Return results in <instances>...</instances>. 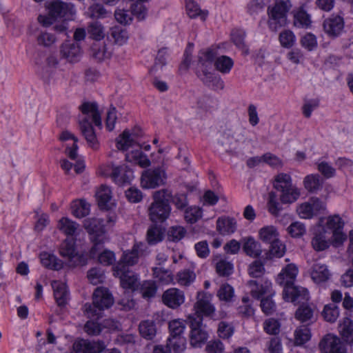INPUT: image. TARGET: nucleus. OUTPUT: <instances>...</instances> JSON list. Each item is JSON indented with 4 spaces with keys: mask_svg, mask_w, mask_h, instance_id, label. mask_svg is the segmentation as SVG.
<instances>
[{
    "mask_svg": "<svg viewBox=\"0 0 353 353\" xmlns=\"http://www.w3.org/2000/svg\"><path fill=\"white\" fill-rule=\"evenodd\" d=\"M117 148L119 150H128L130 148L134 149L125 154V160L146 168L150 166L151 161L148 156L143 152L141 146L132 138V134L127 130H124L116 139Z\"/></svg>",
    "mask_w": 353,
    "mask_h": 353,
    "instance_id": "obj_1",
    "label": "nucleus"
},
{
    "mask_svg": "<svg viewBox=\"0 0 353 353\" xmlns=\"http://www.w3.org/2000/svg\"><path fill=\"white\" fill-rule=\"evenodd\" d=\"M171 192L166 189L154 192L148 212L150 219L154 223L163 222L166 220L170 213V201L172 199Z\"/></svg>",
    "mask_w": 353,
    "mask_h": 353,
    "instance_id": "obj_2",
    "label": "nucleus"
},
{
    "mask_svg": "<svg viewBox=\"0 0 353 353\" xmlns=\"http://www.w3.org/2000/svg\"><path fill=\"white\" fill-rule=\"evenodd\" d=\"M114 303L112 295L107 288H97L92 296V304L85 303L83 312L88 318L99 319L101 317L103 310L110 307Z\"/></svg>",
    "mask_w": 353,
    "mask_h": 353,
    "instance_id": "obj_3",
    "label": "nucleus"
},
{
    "mask_svg": "<svg viewBox=\"0 0 353 353\" xmlns=\"http://www.w3.org/2000/svg\"><path fill=\"white\" fill-rule=\"evenodd\" d=\"M290 0H276L272 6L268 8V26L276 31L279 28L286 24L287 13L291 8Z\"/></svg>",
    "mask_w": 353,
    "mask_h": 353,
    "instance_id": "obj_4",
    "label": "nucleus"
},
{
    "mask_svg": "<svg viewBox=\"0 0 353 353\" xmlns=\"http://www.w3.org/2000/svg\"><path fill=\"white\" fill-rule=\"evenodd\" d=\"M83 227L92 236L91 239L94 245L90 249V255L94 257L97 249H99V246L104 243L105 239L103 221L98 218H88L83 221Z\"/></svg>",
    "mask_w": 353,
    "mask_h": 353,
    "instance_id": "obj_5",
    "label": "nucleus"
},
{
    "mask_svg": "<svg viewBox=\"0 0 353 353\" xmlns=\"http://www.w3.org/2000/svg\"><path fill=\"white\" fill-rule=\"evenodd\" d=\"M101 174L111 177L119 185L130 183L134 178L133 171L126 165H115L108 163L101 167Z\"/></svg>",
    "mask_w": 353,
    "mask_h": 353,
    "instance_id": "obj_6",
    "label": "nucleus"
},
{
    "mask_svg": "<svg viewBox=\"0 0 353 353\" xmlns=\"http://www.w3.org/2000/svg\"><path fill=\"white\" fill-rule=\"evenodd\" d=\"M217 57V50L208 48L201 50L199 53L198 76L204 83L210 81L212 78V73L210 70L213 63Z\"/></svg>",
    "mask_w": 353,
    "mask_h": 353,
    "instance_id": "obj_7",
    "label": "nucleus"
},
{
    "mask_svg": "<svg viewBox=\"0 0 353 353\" xmlns=\"http://www.w3.org/2000/svg\"><path fill=\"white\" fill-rule=\"evenodd\" d=\"M196 302L194 304V314L188 316V319H201L214 314L215 307L211 303V295L205 292H198L196 297Z\"/></svg>",
    "mask_w": 353,
    "mask_h": 353,
    "instance_id": "obj_8",
    "label": "nucleus"
},
{
    "mask_svg": "<svg viewBox=\"0 0 353 353\" xmlns=\"http://www.w3.org/2000/svg\"><path fill=\"white\" fill-rule=\"evenodd\" d=\"M343 227L344 222L339 215L329 216L326 219L323 228L332 231V244L334 247L341 245L347 239L346 234L343 232Z\"/></svg>",
    "mask_w": 353,
    "mask_h": 353,
    "instance_id": "obj_9",
    "label": "nucleus"
},
{
    "mask_svg": "<svg viewBox=\"0 0 353 353\" xmlns=\"http://www.w3.org/2000/svg\"><path fill=\"white\" fill-rule=\"evenodd\" d=\"M325 209V203L317 197H312L307 201L296 207V212L301 219H310Z\"/></svg>",
    "mask_w": 353,
    "mask_h": 353,
    "instance_id": "obj_10",
    "label": "nucleus"
},
{
    "mask_svg": "<svg viewBox=\"0 0 353 353\" xmlns=\"http://www.w3.org/2000/svg\"><path fill=\"white\" fill-rule=\"evenodd\" d=\"M166 174L161 168L148 169L141 175V183L143 188H155L163 185L165 182Z\"/></svg>",
    "mask_w": 353,
    "mask_h": 353,
    "instance_id": "obj_11",
    "label": "nucleus"
},
{
    "mask_svg": "<svg viewBox=\"0 0 353 353\" xmlns=\"http://www.w3.org/2000/svg\"><path fill=\"white\" fill-rule=\"evenodd\" d=\"M50 14L57 19L72 20L76 11L74 5L61 1H54L49 6Z\"/></svg>",
    "mask_w": 353,
    "mask_h": 353,
    "instance_id": "obj_12",
    "label": "nucleus"
},
{
    "mask_svg": "<svg viewBox=\"0 0 353 353\" xmlns=\"http://www.w3.org/2000/svg\"><path fill=\"white\" fill-rule=\"evenodd\" d=\"M345 27L344 18L339 14H332L323 22V28L326 34L331 38L339 37Z\"/></svg>",
    "mask_w": 353,
    "mask_h": 353,
    "instance_id": "obj_13",
    "label": "nucleus"
},
{
    "mask_svg": "<svg viewBox=\"0 0 353 353\" xmlns=\"http://www.w3.org/2000/svg\"><path fill=\"white\" fill-rule=\"evenodd\" d=\"M148 253V248L142 242L135 243L131 250L123 252L120 262L118 264H122L126 268L137 264L139 259Z\"/></svg>",
    "mask_w": 353,
    "mask_h": 353,
    "instance_id": "obj_14",
    "label": "nucleus"
},
{
    "mask_svg": "<svg viewBox=\"0 0 353 353\" xmlns=\"http://www.w3.org/2000/svg\"><path fill=\"white\" fill-rule=\"evenodd\" d=\"M190 321V344L193 347L201 346L204 343L208 338V333L204 329L203 321L200 319H188Z\"/></svg>",
    "mask_w": 353,
    "mask_h": 353,
    "instance_id": "obj_15",
    "label": "nucleus"
},
{
    "mask_svg": "<svg viewBox=\"0 0 353 353\" xmlns=\"http://www.w3.org/2000/svg\"><path fill=\"white\" fill-rule=\"evenodd\" d=\"M114 275L119 277L121 285L125 289L134 290L138 287L137 276L122 264H117L114 268Z\"/></svg>",
    "mask_w": 353,
    "mask_h": 353,
    "instance_id": "obj_16",
    "label": "nucleus"
},
{
    "mask_svg": "<svg viewBox=\"0 0 353 353\" xmlns=\"http://www.w3.org/2000/svg\"><path fill=\"white\" fill-rule=\"evenodd\" d=\"M79 108L81 111L79 119H85V120L93 122L97 127L99 128L102 127L101 114L97 103L83 102Z\"/></svg>",
    "mask_w": 353,
    "mask_h": 353,
    "instance_id": "obj_17",
    "label": "nucleus"
},
{
    "mask_svg": "<svg viewBox=\"0 0 353 353\" xmlns=\"http://www.w3.org/2000/svg\"><path fill=\"white\" fill-rule=\"evenodd\" d=\"M60 56L68 63H75L82 56L81 46L74 41H66L60 46Z\"/></svg>",
    "mask_w": 353,
    "mask_h": 353,
    "instance_id": "obj_18",
    "label": "nucleus"
},
{
    "mask_svg": "<svg viewBox=\"0 0 353 353\" xmlns=\"http://www.w3.org/2000/svg\"><path fill=\"white\" fill-rule=\"evenodd\" d=\"M162 301L168 307L177 309L185 302L184 292L176 288L168 289L162 295Z\"/></svg>",
    "mask_w": 353,
    "mask_h": 353,
    "instance_id": "obj_19",
    "label": "nucleus"
},
{
    "mask_svg": "<svg viewBox=\"0 0 353 353\" xmlns=\"http://www.w3.org/2000/svg\"><path fill=\"white\" fill-rule=\"evenodd\" d=\"M250 289V294L255 299H260L263 295H274L272 289V283L268 279L260 281L250 280L248 282Z\"/></svg>",
    "mask_w": 353,
    "mask_h": 353,
    "instance_id": "obj_20",
    "label": "nucleus"
},
{
    "mask_svg": "<svg viewBox=\"0 0 353 353\" xmlns=\"http://www.w3.org/2000/svg\"><path fill=\"white\" fill-rule=\"evenodd\" d=\"M105 347L102 341H89L84 339L76 341L73 344L75 353H101Z\"/></svg>",
    "mask_w": 353,
    "mask_h": 353,
    "instance_id": "obj_21",
    "label": "nucleus"
},
{
    "mask_svg": "<svg viewBox=\"0 0 353 353\" xmlns=\"http://www.w3.org/2000/svg\"><path fill=\"white\" fill-rule=\"evenodd\" d=\"M319 346L323 353H345V349L340 339L332 334L326 335Z\"/></svg>",
    "mask_w": 353,
    "mask_h": 353,
    "instance_id": "obj_22",
    "label": "nucleus"
},
{
    "mask_svg": "<svg viewBox=\"0 0 353 353\" xmlns=\"http://www.w3.org/2000/svg\"><path fill=\"white\" fill-rule=\"evenodd\" d=\"M283 299L293 303H300L309 299V293L306 288L294 285L287 286L283 289Z\"/></svg>",
    "mask_w": 353,
    "mask_h": 353,
    "instance_id": "obj_23",
    "label": "nucleus"
},
{
    "mask_svg": "<svg viewBox=\"0 0 353 353\" xmlns=\"http://www.w3.org/2000/svg\"><path fill=\"white\" fill-rule=\"evenodd\" d=\"M93 122L85 119H79V126L82 135L84 137L88 144L94 150L99 148V142L93 128Z\"/></svg>",
    "mask_w": 353,
    "mask_h": 353,
    "instance_id": "obj_24",
    "label": "nucleus"
},
{
    "mask_svg": "<svg viewBox=\"0 0 353 353\" xmlns=\"http://www.w3.org/2000/svg\"><path fill=\"white\" fill-rule=\"evenodd\" d=\"M59 254L67 260L70 266H76L79 261L80 256L76 252L74 243L72 240L66 239L61 244Z\"/></svg>",
    "mask_w": 353,
    "mask_h": 353,
    "instance_id": "obj_25",
    "label": "nucleus"
},
{
    "mask_svg": "<svg viewBox=\"0 0 353 353\" xmlns=\"http://www.w3.org/2000/svg\"><path fill=\"white\" fill-rule=\"evenodd\" d=\"M331 242L327 230L325 228H321L314 232L311 240V245L315 251L321 252L327 250Z\"/></svg>",
    "mask_w": 353,
    "mask_h": 353,
    "instance_id": "obj_26",
    "label": "nucleus"
},
{
    "mask_svg": "<svg viewBox=\"0 0 353 353\" xmlns=\"http://www.w3.org/2000/svg\"><path fill=\"white\" fill-rule=\"evenodd\" d=\"M298 268L294 264H289L279 273L276 282L284 287L294 285V282L298 274Z\"/></svg>",
    "mask_w": 353,
    "mask_h": 353,
    "instance_id": "obj_27",
    "label": "nucleus"
},
{
    "mask_svg": "<svg viewBox=\"0 0 353 353\" xmlns=\"http://www.w3.org/2000/svg\"><path fill=\"white\" fill-rule=\"evenodd\" d=\"M138 330L143 339L146 341H153L157 336L158 328L154 321L146 319L139 323Z\"/></svg>",
    "mask_w": 353,
    "mask_h": 353,
    "instance_id": "obj_28",
    "label": "nucleus"
},
{
    "mask_svg": "<svg viewBox=\"0 0 353 353\" xmlns=\"http://www.w3.org/2000/svg\"><path fill=\"white\" fill-rule=\"evenodd\" d=\"M312 279L316 283L327 281L331 274L325 264L316 262L313 264L310 271Z\"/></svg>",
    "mask_w": 353,
    "mask_h": 353,
    "instance_id": "obj_29",
    "label": "nucleus"
},
{
    "mask_svg": "<svg viewBox=\"0 0 353 353\" xmlns=\"http://www.w3.org/2000/svg\"><path fill=\"white\" fill-rule=\"evenodd\" d=\"M96 196L100 208L109 210L113 205L112 192L109 187L101 185L97 190Z\"/></svg>",
    "mask_w": 353,
    "mask_h": 353,
    "instance_id": "obj_30",
    "label": "nucleus"
},
{
    "mask_svg": "<svg viewBox=\"0 0 353 353\" xmlns=\"http://www.w3.org/2000/svg\"><path fill=\"white\" fill-rule=\"evenodd\" d=\"M243 250L251 257L256 258L262 253L261 245L253 237H245L243 240Z\"/></svg>",
    "mask_w": 353,
    "mask_h": 353,
    "instance_id": "obj_31",
    "label": "nucleus"
},
{
    "mask_svg": "<svg viewBox=\"0 0 353 353\" xmlns=\"http://www.w3.org/2000/svg\"><path fill=\"white\" fill-rule=\"evenodd\" d=\"M54 290V296L59 306H63L67 303L68 299V292L65 283L54 281L52 283Z\"/></svg>",
    "mask_w": 353,
    "mask_h": 353,
    "instance_id": "obj_32",
    "label": "nucleus"
},
{
    "mask_svg": "<svg viewBox=\"0 0 353 353\" xmlns=\"http://www.w3.org/2000/svg\"><path fill=\"white\" fill-rule=\"evenodd\" d=\"M236 229V221L230 217H221L216 221V230L222 235L232 234Z\"/></svg>",
    "mask_w": 353,
    "mask_h": 353,
    "instance_id": "obj_33",
    "label": "nucleus"
},
{
    "mask_svg": "<svg viewBox=\"0 0 353 353\" xmlns=\"http://www.w3.org/2000/svg\"><path fill=\"white\" fill-rule=\"evenodd\" d=\"M40 260L41 264L46 268L52 270H59L63 266V263L58 259L54 254L48 252H42L40 254Z\"/></svg>",
    "mask_w": 353,
    "mask_h": 353,
    "instance_id": "obj_34",
    "label": "nucleus"
},
{
    "mask_svg": "<svg viewBox=\"0 0 353 353\" xmlns=\"http://www.w3.org/2000/svg\"><path fill=\"white\" fill-rule=\"evenodd\" d=\"M57 228L67 236H74L77 232L79 224L67 217H62L57 223Z\"/></svg>",
    "mask_w": 353,
    "mask_h": 353,
    "instance_id": "obj_35",
    "label": "nucleus"
},
{
    "mask_svg": "<svg viewBox=\"0 0 353 353\" xmlns=\"http://www.w3.org/2000/svg\"><path fill=\"white\" fill-rule=\"evenodd\" d=\"M280 192V200L283 203H294L301 196L300 190L293 184L283 189Z\"/></svg>",
    "mask_w": 353,
    "mask_h": 353,
    "instance_id": "obj_36",
    "label": "nucleus"
},
{
    "mask_svg": "<svg viewBox=\"0 0 353 353\" xmlns=\"http://www.w3.org/2000/svg\"><path fill=\"white\" fill-rule=\"evenodd\" d=\"M259 236L263 242L270 243L279 239V233L274 226L268 225L259 230Z\"/></svg>",
    "mask_w": 353,
    "mask_h": 353,
    "instance_id": "obj_37",
    "label": "nucleus"
},
{
    "mask_svg": "<svg viewBox=\"0 0 353 353\" xmlns=\"http://www.w3.org/2000/svg\"><path fill=\"white\" fill-rule=\"evenodd\" d=\"M339 332L342 338L349 343H353V321L345 318L339 325Z\"/></svg>",
    "mask_w": 353,
    "mask_h": 353,
    "instance_id": "obj_38",
    "label": "nucleus"
},
{
    "mask_svg": "<svg viewBox=\"0 0 353 353\" xmlns=\"http://www.w3.org/2000/svg\"><path fill=\"white\" fill-rule=\"evenodd\" d=\"M303 186L309 192L314 193L322 188V181L318 174H309L303 179Z\"/></svg>",
    "mask_w": 353,
    "mask_h": 353,
    "instance_id": "obj_39",
    "label": "nucleus"
},
{
    "mask_svg": "<svg viewBox=\"0 0 353 353\" xmlns=\"http://www.w3.org/2000/svg\"><path fill=\"white\" fill-rule=\"evenodd\" d=\"M314 310L310 305H301L295 312V318L301 323L312 322L314 319Z\"/></svg>",
    "mask_w": 353,
    "mask_h": 353,
    "instance_id": "obj_40",
    "label": "nucleus"
},
{
    "mask_svg": "<svg viewBox=\"0 0 353 353\" xmlns=\"http://www.w3.org/2000/svg\"><path fill=\"white\" fill-rule=\"evenodd\" d=\"M216 296L220 301L231 303L235 296L234 290L228 283H223L217 290Z\"/></svg>",
    "mask_w": 353,
    "mask_h": 353,
    "instance_id": "obj_41",
    "label": "nucleus"
},
{
    "mask_svg": "<svg viewBox=\"0 0 353 353\" xmlns=\"http://www.w3.org/2000/svg\"><path fill=\"white\" fill-rule=\"evenodd\" d=\"M186 339L185 336L168 337L167 347L172 350L174 353H182L186 349Z\"/></svg>",
    "mask_w": 353,
    "mask_h": 353,
    "instance_id": "obj_42",
    "label": "nucleus"
},
{
    "mask_svg": "<svg viewBox=\"0 0 353 353\" xmlns=\"http://www.w3.org/2000/svg\"><path fill=\"white\" fill-rule=\"evenodd\" d=\"M152 272L154 278L162 285H168L173 282V275L168 270L156 267L152 268Z\"/></svg>",
    "mask_w": 353,
    "mask_h": 353,
    "instance_id": "obj_43",
    "label": "nucleus"
},
{
    "mask_svg": "<svg viewBox=\"0 0 353 353\" xmlns=\"http://www.w3.org/2000/svg\"><path fill=\"white\" fill-rule=\"evenodd\" d=\"M72 214L77 218H83L90 213V204L84 200L75 201L71 206Z\"/></svg>",
    "mask_w": 353,
    "mask_h": 353,
    "instance_id": "obj_44",
    "label": "nucleus"
},
{
    "mask_svg": "<svg viewBox=\"0 0 353 353\" xmlns=\"http://www.w3.org/2000/svg\"><path fill=\"white\" fill-rule=\"evenodd\" d=\"M294 24L302 28H309L312 24L310 15L304 10H298L294 15Z\"/></svg>",
    "mask_w": 353,
    "mask_h": 353,
    "instance_id": "obj_45",
    "label": "nucleus"
},
{
    "mask_svg": "<svg viewBox=\"0 0 353 353\" xmlns=\"http://www.w3.org/2000/svg\"><path fill=\"white\" fill-rule=\"evenodd\" d=\"M185 327V322L183 319H178L170 321L168 323L169 337L184 336Z\"/></svg>",
    "mask_w": 353,
    "mask_h": 353,
    "instance_id": "obj_46",
    "label": "nucleus"
},
{
    "mask_svg": "<svg viewBox=\"0 0 353 353\" xmlns=\"http://www.w3.org/2000/svg\"><path fill=\"white\" fill-rule=\"evenodd\" d=\"M285 245L278 239L270 243V246L267 254L268 257L269 259L281 258L285 254Z\"/></svg>",
    "mask_w": 353,
    "mask_h": 353,
    "instance_id": "obj_47",
    "label": "nucleus"
},
{
    "mask_svg": "<svg viewBox=\"0 0 353 353\" xmlns=\"http://www.w3.org/2000/svg\"><path fill=\"white\" fill-rule=\"evenodd\" d=\"M234 65L233 60L228 56L216 57L214 61L216 69L223 74L229 73Z\"/></svg>",
    "mask_w": 353,
    "mask_h": 353,
    "instance_id": "obj_48",
    "label": "nucleus"
},
{
    "mask_svg": "<svg viewBox=\"0 0 353 353\" xmlns=\"http://www.w3.org/2000/svg\"><path fill=\"white\" fill-rule=\"evenodd\" d=\"M232 40L234 45L242 51L244 55L249 54V49L245 43V33L240 30H236L232 32Z\"/></svg>",
    "mask_w": 353,
    "mask_h": 353,
    "instance_id": "obj_49",
    "label": "nucleus"
},
{
    "mask_svg": "<svg viewBox=\"0 0 353 353\" xmlns=\"http://www.w3.org/2000/svg\"><path fill=\"white\" fill-rule=\"evenodd\" d=\"M292 184V177L288 174L281 172L274 176V188L279 192Z\"/></svg>",
    "mask_w": 353,
    "mask_h": 353,
    "instance_id": "obj_50",
    "label": "nucleus"
},
{
    "mask_svg": "<svg viewBox=\"0 0 353 353\" xmlns=\"http://www.w3.org/2000/svg\"><path fill=\"white\" fill-rule=\"evenodd\" d=\"M163 238V232L161 228L153 225L147 231L146 240L150 245H155L161 242Z\"/></svg>",
    "mask_w": 353,
    "mask_h": 353,
    "instance_id": "obj_51",
    "label": "nucleus"
},
{
    "mask_svg": "<svg viewBox=\"0 0 353 353\" xmlns=\"http://www.w3.org/2000/svg\"><path fill=\"white\" fill-rule=\"evenodd\" d=\"M196 279L195 273L190 270H183L176 274L178 283L181 286H189Z\"/></svg>",
    "mask_w": 353,
    "mask_h": 353,
    "instance_id": "obj_52",
    "label": "nucleus"
},
{
    "mask_svg": "<svg viewBox=\"0 0 353 353\" xmlns=\"http://www.w3.org/2000/svg\"><path fill=\"white\" fill-rule=\"evenodd\" d=\"M110 35L114 42L119 46L125 43L128 39L127 30L119 26H114L111 28Z\"/></svg>",
    "mask_w": 353,
    "mask_h": 353,
    "instance_id": "obj_53",
    "label": "nucleus"
},
{
    "mask_svg": "<svg viewBox=\"0 0 353 353\" xmlns=\"http://www.w3.org/2000/svg\"><path fill=\"white\" fill-rule=\"evenodd\" d=\"M216 271L219 276L230 275L233 272V264L225 259H220L215 263Z\"/></svg>",
    "mask_w": 353,
    "mask_h": 353,
    "instance_id": "obj_54",
    "label": "nucleus"
},
{
    "mask_svg": "<svg viewBox=\"0 0 353 353\" xmlns=\"http://www.w3.org/2000/svg\"><path fill=\"white\" fill-rule=\"evenodd\" d=\"M322 315L326 321L330 323L335 322L339 316L338 306L332 303L325 305Z\"/></svg>",
    "mask_w": 353,
    "mask_h": 353,
    "instance_id": "obj_55",
    "label": "nucleus"
},
{
    "mask_svg": "<svg viewBox=\"0 0 353 353\" xmlns=\"http://www.w3.org/2000/svg\"><path fill=\"white\" fill-rule=\"evenodd\" d=\"M186 12L190 18H195L201 16V19H205L208 12H205L200 9L199 5L192 0H188L186 1Z\"/></svg>",
    "mask_w": 353,
    "mask_h": 353,
    "instance_id": "obj_56",
    "label": "nucleus"
},
{
    "mask_svg": "<svg viewBox=\"0 0 353 353\" xmlns=\"http://www.w3.org/2000/svg\"><path fill=\"white\" fill-rule=\"evenodd\" d=\"M103 244L99 246V249H97V254L94 256V258L97 257L98 261L100 263L103 264L105 265H110L113 263V262L115 261V256L114 252L109 251V250H105L101 253L99 252L101 251L103 246Z\"/></svg>",
    "mask_w": 353,
    "mask_h": 353,
    "instance_id": "obj_57",
    "label": "nucleus"
},
{
    "mask_svg": "<svg viewBox=\"0 0 353 353\" xmlns=\"http://www.w3.org/2000/svg\"><path fill=\"white\" fill-rule=\"evenodd\" d=\"M310 330L305 326H301L294 332V343L297 345H303L310 340Z\"/></svg>",
    "mask_w": 353,
    "mask_h": 353,
    "instance_id": "obj_58",
    "label": "nucleus"
},
{
    "mask_svg": "<svg viewBox=\"0 0 353 353\" xmlns=\"http://www.w3.org/2000/svg\"><path fill=\"white\" fill-rule=\"evenodd\" d=\"M234 331V327L230 323L222 321L218 324L217 334L223 339H230L233 335Z\"/></svg>",
    "mask_w": 353,
    "mask_h": 353,
    "instance_id": "obj_59",
    "label": "nucleus"
},
{
    "mask_svg": "<svg viewBox=\"0 0 353 353\" xmlns=\"http://www.w3.org/2000/svg\"><path fill=\"white\" fill-rule=\"evenodd\" d=\"M57 41L56 37L48 32H41L37 37V43L39 46L45 48L52 46Z\"/></svg>",
    "mask_w": 353,
    "mask_h": 353,
    "instance_id": "obj_60",
    "label": "nucleus"
},
{
    "mask_svg": "<svg viewBox=\"0 0 353 353\" xmlns=\"http://www.w3.org/2000/svg\"><path fill=\"white\" fill-rule=\"evenodd\" d=\"M288 234L294 238L301 237L305 234L306 228L305 224L300 221L292 223L287 229Z\"/></svg>",
    "mask_w": 353,
    "mask_h": 353,
    "instance_id": "obj_61",
    "label": "nucleus"
},
{
    "mask_svg": "<svg viewBox=\"0 0 353 353\" xmlns=\"http://www.w3.org/2000/svg\"><path fill=\"white\" fill-rule=\"evenodd\" d=\"M157 287L153 281H144L141 285V292L143 297H153L157 292Z\"/></svg>",
    "mask_w": 353,
    "mask_h": 353,
    "instance_id": "obj_62",
    "label": "nucleus"
},
{
    "mask_svg": "<svg viewBox=\"0 0 353 353\" xmlns=\"http://www.w3.org/2000/svg\"><path fill=\"white\" fill-rule=\"evenodd\" d=\"M248 274L253 278H259L265 273L264 264L259 260H256L250 264Z\"/></svg>",
    "mask_w": 353,
    "mask_h": 353,
    "instance_id": "obj_63",
    "label": "nucleus"
},
{
    "mask_svg": "<svg viewBox=\"0 0 353 353\" xmlns=\"http://www.w3.org/2000/svg\"><path fill=\"white\" fill-rule=\"evenodd\" d=\"M202 216L201 209L198 207H190L185 210L184 218L188 223H194Z\"/></svg>",
    "mask_w": 353,
    "mask_h": 353,
    "instance_id": "obj_64",
    "label": "nucleus"
}]
</instances>
